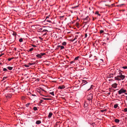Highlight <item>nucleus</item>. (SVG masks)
Masks as SVG:
<instances>
[{"instance_id":"obj_1","label":"nucleus","mask_w":127,"mask_h":127,"mask_svg":"<svg viewBox=\"0 0 127 127\" xmlns=\"http://www.w3.org/2000/svg\"><path fill=\"white\" fill-rule=\"evenodd\" d=\"M13 85V84H11L8 83V98H11L12 97L13 94L14 92V90L13 88H12L10 87H11Z\"/></svg>"},{"instance_id":"obj_2","label":"nucleus","mask_w":127,"mask_h":127,"mask_svg":"<svg viewBox=\"0 0 127 127\" xmlns=\"http://www.w3.org/2000/svg\"><path fill=\"white\" fill-rule=\"evenodd\" d=\"M93 95L92 94H90L87 96V99L88 100L90 104H92V99H93Z\"/></svg>"},{"instance_id":"obj_3","label":"nucleus","mask_w":127,"mask_h":127,"mask_svg":"<svg viewBox=\"0 0 127 127\" xmlns=\"http://www.w3.org/2000/svg\"><path fill=\"white\" fill-rule=\"evenodd\" d=\"M9 38H8V43L9 44L14 42L15 41L14 37H11L10 35L9 36Z\"/></svg>"},{"instance_id":"obj_4","label":"nucleus","mask_w":127,"mask_h":127,"mask_svg":"<svg viewBox=\"0 0 127 127\" xmlns=\"http://www.w3.org/2000/svg\"><path fill=\"white\" fill-rule=\"evenodd\" d=\"M127 92V91H126V90H124L123 89V88H121L120 89V90L118 92V94L119 95H120L122 93H126V92Z\"/></svg>"},{"instance_id":"obj_5","label":"nucleus","mask_w":127,"mask_h":127,"mask_svg":"<svg viewBox=\"0 0 127 127\" xmlns=\"http://www.w3.org/2000/svg\"><path fill=\"white\" fill-rule=\"evenodd\" d=\"M89 104L88 102L86 101L84 102V107L85 109H87L89 108L88 107Z\"/></svg>"},{"instance_id":"obj_6","label":"nucleus","mask_w":127,"mask_h":127,"mask_svg":"<svg viewBox=\"0 0 127 127\" xmlns=\"http://www.w3.org/2000/svg\"><path fill=\"white\" fill-rule=\"evenodd\" d=\"M83 20L85 21V22L86 23L90 21V18L89 16H88L86 18L83 19Z\"/></svg>"},{"instance_id":"obj_7","label":"nucleus","mask_w":127,"mask_h":127,"mask_svg":"<svg viewBox=\"0 0 127 127\" xmlns=\"http://www.w3.org/2000/svg\"><path fill=\"white\" fill-rule=\"evenodd\" d=\"M38 31L40 32H48V30H46L43 29L42 28H41L38 29Z\"/></svg>"},{"instance_id":"obj_8","label":"nucleus","mask_w":127,"mask_h":127,"mask_svg":"<svg viewBox=\"0 0 127 127\" xmlns=\"http://www.w3.org/2000/svg\"><path fill=\"white\" fill-rule=\"evenodd\" d=\"M37 53H35L34 54H33V56H36V57H37V58H42V56H41L40 55V54H37L36 55V54H37Z\"/></svg>"},{"instance_id":"obj_9","label":"nucleus","mask_w":127,"mask_h":127,"mask_svg":"<svg viewBox=\"0 0 127 127\" xmlns=\"http://www.w3.org/2000/svg\"><path fill=\"white\" fill-rule=\"evenodd\" d=\"M37 92L40 94V95H43L42 94L43 93V92L42 91H41V90H40L39 89H37Z\"/></svg>"},{"instance_id":"obj_10","label":"nucleus","mask_w":127,"mask_h":127,"mask_svg":"<svg viewBox=\"0 0 127 127\" xmlns=\"http://www.w3.org/2000/svg\"><path fill=\"white\" fill-rule=\"evenodd\" d=\"M88 82L86 81L83 80H82V84H81V85H82V86H83L86 84Z\"/></svg>"},{"instance_id":"obj_11","label":"nucleus","mask_w":127,"mask_h":127,"mask_svg":"<svg viewBox=\"0 0 127 127\" xmlns=\"http://www.w3.org/2000/svg\"><path fill=\"white\" fill-rule=\"evenodd\" d=\"M107 77L108 78H111L113 77V74L111 73H109L108 74L107 76Z\"/></svg>"},{"instance_id":"obj_12","label":"nucleus","mask_w":127,"mask_h":127,"mask_svg":"<svg viewBox=\"0 0 127 127\" xmlns=\"http://www.w3.org/2000/svg\"><path fill=\"white\" fill-rule=\"evenodd\" d=\"M65 87L64 85H60L58 87V89H64Z\"/></svg>"},{"instance_id":"obj_13","label":"nucleus","mask_w":127,"mask_h":127,"mask_svg":"<svg viewBox=\"0 0 127 127\" xmlns=\"http://www.w3.org/2000/svg\"><path fill=\"white\" fill-rule=\"evenodd\" d=\"M117 85L118 84H117L116 83H115L112 85V87L114 88H117Z\"/></svg>"},{"instance_id":"obj_14","label":"nucleus","mask_w":127,"mask_h":127,"mask_svg":"<svg viewBox=\"0 0 127 127\" xmlns=\"http://www.w3.org/2000/svg\"><path fill=\"white\" fill-rule=\"evenodd\" d=\"M8 53L10 54L12 53H13V51L11 47H9V50H8Z\"/></svg>"},{"instance_id":"obj_15","label":"nucleus","mask_w":127,"mask_h":127,"mask_svg":"<svg viewBox=\"0 0 127 127\" xmlns=\"http://www.w3.org/2000/svg\"><path fill=\"white\" fill-rule=\"evenodd\" d=\"M53 115V114L51 112L49 113V115H48V118H51Z\"/></svg>"},{"instance_id":"obj_16","label":"nucleus","mask_w":127,"mask_h":127,"mask_svg":"<svg viewBox=\"0 0 127 127\" xmlns=\"http://www.w3.org/2000/svg\"><path fill=\"white\" fill-rule=\"evenodd\" d=\"M15 59V57H11L10 58H8V61H10L11 60H12L13 62H14V60H13Z\"/></svg>"},{"instance_id":"obj_17","label":"nucleus","mask_w":127,"mask_h":127,"mask_svg":"<svg viewBox=\"0 0 127 127\" xmlns=\"http://www.w3.org/2000/svg\"><path fill=\"white\" fill-rule=\"evenodd\" d=\"M93 87H95V86L93 85H91V87L87 91H89L90 90H92L94 89Z\"/></svg>"},{"instance_id":"obj_18","label":"nucleus","mask_w":127,"mask_h":127,"mask_svg":"<svg viewBox=\"0 0 127 127\" xmlns=\"http://www.w3.org/2000/svg\"><path fill=\"white\" fill-rule=\"evenodd\" d=\"M89 123L90 124V125L92 126L93 127H96V125L95 124V123Z\"/></svg>"},{"instance_id":"obj_19","label":"nucleus","mask_w":127,"mask_h":127,"mask_svg":"<svg viewBox=\"0 0 127 127\" xmlns=\"http://www.w3.org/2000/svg\"><path fill=\"white\" fill-rule=\"evenodd\" d=\"M48 32H41L42 33V34H43V36L46 35H48V33H47Z\"/></svg>"},{"instance_id":"obj_20","label":"nucleus","mask_w":127,"mask_h":127,"mask_svg":"<svg viewBox=\"0 0 127 127\" xmlns=\"http://www.w3.org/2000/svg\"><path fill=\"white\" fill-rule=\"evenodd\" d=\"M41 123V122L40 120H37L36 121L35 123H36V124L39 125Z\"/></svg>"},{"instance_id":"obj_21","label":"nucleus","mask_w":127,"mask_h":127,"mask_svg":"<svg viewBox=\"0 0 127 127\" xmlns=\"http://www.w3.org/2000/svg\"><path fill=\"white\" fill-rule=\"evenodd\" d=\"M12 32H13L12 33V35H13V36H11V37H14L16 36V35H17V33L16 32L12 31Z\"/></svg>"},{"instance_id":"obj_22","label":"nucleus","mask_w":127,"mask_h":127,"mask_svg":"<svg viewBox=\"0 0 127 127\" xmlns=\"http://www.w3.org/2000/svg\"><path fill=\"white\" fill-rule=\"evenodd\" d=\"M21 99L22 100H25L26 99V97L25 96H22L21 97Z\"/></svg>"},{"instance_id":"obj_23","label":"nucleus","mask_w":127,"mask_h":127,"mask_svg":"<svg viewBox=\"0 0 127 127\" xmlns=\"http://www.w3.org/2000/svg\"><path fill=\"white\" fill-rule=\"evenodd\" d=\"M125 6V4H119L118 5H117L116 6L117 7H121L123 5Z\"/></svg>"},{"instance_id":"obj_24","label":"nucleus","mask_w":127,"mask_h":127,"mask_svg":"<svg viewBox=\"0 0 127 127\" xmlns=\"http://www.w3.org/2000/svg\"><path fill=\"white\" fill-rule=\"evenodd\" d=\"M41 99L44 100H51V99L50 98H43V97H42Z\"/></svg>"},{"instance_id":"obj_25","label":"nucleus","mask_w":127,"mask_h":127,"mask_svg":"<svg viewBox=\"0 0 127 127\" xmlns=\"http://www.w3.org/2000/svg\"><path fill=\"white\" fill-rule=\"evenodd\" d=\"M114 122L117 123H118L120 122V120L119 119H116L114 120Z\"/></svg>"},{"instance_id":"obj_26","label":"nucleus","mask_w":127,"mask_h":127,"mask_svg":"<svg viewBox=\"0 0 127 127\" xmlns=\"http://www.w3.org/2000/svg\"><path fill=\"white\" fill-rule=\"evenodd\" d=\"M8 26H9V27H10L9 28L12 29L13 28V26L12 24H10L9 25H8Z\"/></svg>"},{"instance_id":"obj_27","label":"nucleus","mask_w":127,"mask_h":127,"mask_svg":"<svg viewBox=\"0 0 127 127\" xmlns=\"http://www.w3.org/2000/svg\"><path fill=\"white\" fill-rule=\"evenodd\" d=\"M125 78V76L124 75H121V76L120 78H121L122 80L124 79Z\"/></svg>"},{"instance_id":"obj_28","label":"nucleus","mask_w":127,"mask_h":127,"mask_svg":"<svg viewBox=\"0 0 127 127\" xmlns=\"http://www.w3.org/2000/svg\"><path fill=\"white\" fill-rule=\"evenodd\" d=\"M115 80H117V81L121 80L120 79L119 77L116 76L115 77Z\"/></svg>"},{"instance_id":"obj_29","label":"nucleus","mask_w":127,"mask_h":127,"mask_svg":"<svg viewBox=\"0 0 127 127\" xmlns=\"http://www.w3.org/2000/svg\"><path fill=\"white\" fill-rule=\"evenodd\" d=\"M99 12L98 11H96L95 13V14L96 15H99V16H100L101 15L100 14H99Z\"/></svg>"},{"instance_id":"obj_30","label":"nucleus","mask_w":127,"mask_h":127,"mask_svg":"<svg viewBox=\"0 0 127 127\" xmlns=\"http://www.w3.org/2000/svg\"><path fill=\"white\" fill-rule=\"evenodd\" d=\"M33 63H29L28 64V65H31L34 64H35V62H33Z\"/></svg>"},{"instance_id":"obj_31","label":"nucleus","mask_w":127,"mask_h":127,"mask_svg":"<svg viewBox=\"0 0 127 127\" xmlns=\"http://www.w3.org/2000/svg\"><path fill=\"white\" fill-rule=\"evenodd\" d=\"M34 49L33 48H31V49H30L29 50H28V52H31Z\"/></svg>"},{"instance_id":"obj_32","label":"nucleus","mask_w":127,"mask_h":127,"mask_svg":"<svg viewBox=\"0 0 127 127\" xmlns=\"http://www.w3.org/2000/svg\"><path fill=\"white\" fill-rule=\"evenodd\" d=\"M80 57L79 56H78V57L75 58L74 59V61H75L77 60H78V59Z\"/></svg>"},{"instance_id":"obj_33","label":"nucleus","mask_w":127,"mask_h":127,"mask_svg":"<svg viewBox=\"0 0 127 127\" xmlns=\"http://www.w3.org/2000/svg\"><path fill=\"white\" fill-rule=\"evenodd\" d=\"M78 37V35H76L75 36V37L73 39L72 41H73L75 40L77 38V37Z\"/></svg>"},{"instance_id":"obj_34","label":"nucleus","mask_w":127,"mask_h":127,"mask_svg":"<svg viewBox=\"0 0 127 127\" xmlns=\"http://www.w3.org/2000/svg\"><path fill=\"white\" fill-rule=\"evenodd\" d=\"M33 110L34 111H37V107L34 106L33 107Z\"/></svg>"},{"instance_id":"obj_35","label":"nucleus","mask_w":127,"mask_h":127,"mask_svg":"<svg viewBox=\"0 0 127 127\" xmlns=\"http://www.w3.org/2000/svg\"><path fill=\"white\" fill-rule=\"evenodd\" d=\"M62 44L63 46H65L66 44V42L65 41Z\"/></svg>"},{"instance_id":"obj_36","label":"nucleus","mask_w":127,"mask_h":127,"mask_svg":"<svg viewBox=\"0 0 127 127\" xmlns=\"http://www.w3.org/2000/svg\"><path fill=\"white\" fill-rule=\"evenodd\" d=\"M39 89L41 90V91H43V92H45V93H46L47 92L46 91H45V90H43V89H42V88H40Z\"/></svg>"},{"instance_id":"obj_37","label":"nucleus","mask_w":127,"mask_h":127,"mask_svg":"<svg viewBox=\"0 0 127 127\" xmlns=\"http://www.w3.org/2000/svg\"><path fill=\"white\" fill-rule=\"evenodd\" d=\"M13 67H10V66H8V69L10 70L12 69Z\"/></svg>"},{"instance_id":"obj_38","label":"nucleus","mask_w":127,"mask_h":127,"mask_svg":"<svg viewBox=\"0 0 127 127\" xmlns=\"http://www.w3.org/2000/svg\"><path fill=\"white\" fill-rule=\"evenodd\" d=\"M118 107V104H117L114 105V107L115 108H117Z\"/></svg>"},{"instance_id":"obj_39","label":"nucleus","mask_w":127,"mask_h":127,"mask_svg":"<svg viewBox=\"0 0 127 127\" xmlns=\"http://www.w3.org/2000/svg\"><path fill=\"white\" fill-rule=\"evenodd\" d=\"M76 27H79V23L78 22H77L76 23Z\"/></svg>"},{"instance_id":"obj_40","label":"nucleus","mask_w":127,"mask_h":127,"mask_svg":"<svg viewBox=\"0 0 127 127\" xmlns=\"http://www.w3.org/2000/svg\"><path fill=\"white\" fill-rule=\"evenodd\" d=\"M19 41L20 42H21L23 41V39L22 38H20L19 39Z\"/></svg>"},{"instance_id":"obj_41","label":"nucleus","mask_w":127,"mask_h":127,"mask_svg":"<svg viewBox=\"0 0 127 127\" xmlns=\"http://www.w3.org/2000/svg\"><path fill=\"white\" fill-rule=\"evenodd\" d=\"M60 47L61 48L60 50L63 49L64 48V46H63L62 45V46H60Z\"/></svg>"},{"instance_id":"obj_42","label":"nucleus","mask_w":127,"mask_h":127,"mask_svg":"<svg viewBox=\"0 0 127 127\" xmlns=\"http://www.w3.org/2000/svg\"><path fill=\"white\" fill-rule=\"evenodd\" d=\"M119 74L120 75H122V73L121 72H122V71L121 70H119Z\"/></svg>"},{"instance_id":"obj_43","label":"nucleus","mask_w":127,"mask_h":127,"mask_svg":"<svg viewBox=\"0 0 127 127\" xmlns=\"http://www.w3.org/2000/svg\"><path fill=\"white\" fill-rule=\"evenodd\" d=\"M40 55L41 56H44V55H46V53H41L40 54Z\"/></svg>"},{"instance_id":"obj_44","label":"nucleus","mask_w":127,"mask_h":127,"mask_svg":"<svg viewBox=\"0 0 127 127\" xmlns=\"http://www.w3.org/2000/svg\"><path fill=\"white\" fill-rule=\"evenodd\" d=\"M49 94L53 95V96H54V91H53L52 92H50V93H49Z\"/></svg>"},{"instance_id":"obj_45","label":"nucleus","mask_w":127,"mask_h":127,"mask_svg":"<svg viewBox=\"0 0 127 127\" xmlns=\"http://www.w3.org/2000/svg\"><path fill=\"white\" fill-rule=\"evenodd\" d=\"M30 103H27L26 104V107H29V106L30 105Z\"/></svg>"},{"instance_id":"obj_46","label":"nucleus","mask_w":127,"mask_h":127,"mask_svg":"<svg viewBox=\"0 0 127 127\" xmlns=\"http://www.w3.org/2000/svg\"><path fill=\"white\" fill-rule=\"evenodd\" d=\"M97 41H98V42H99V41H100V40H96L95 41V43H93V46H94L95 45V43L96 42H97Z\"/></svg>"},{"instance_id":"obj_47","label":"nucleus","mask_w":127,"mask_h":127,"mask_svg":"<svg viewBox=\"0 0 127 127\" xmlns=\"http://www.w3.org/2000/svg\"><path fill=\"white\" fill-rule=\"evenodd\" d=\"M104 32V31L103 30H100V34H101L102 33H103Z\"/></svg>"},{"instance_id":"obj_48","label":"nucleus","mask_w":127,"mask_h":127,"mask_svg":"<svg viewBox=\"0 0 127 127\" xmlns=\"http://www.w3.org/2000/svg\"><path fill=\"white\" fill-rule=\"evenodd\" d=\"M31 46H32L33 47L35 48L37 46H36L33 44H31Z\"/></svg>"},{"instance_id":"obj_49","label":"nucleus","mask_w":127,"mask_h":127,"mask_svg":"<svg viewBox=\"0 0 127 127\" xmlns=\"http://www.w3.org/2000/svg\"><path fill=\"white\" fill-rule=\"evenodd\" d=\"M7 78V76H6V77H3V80H5V79H6Z\"/></svg>"},{"instance_id":"obj_50","label":"nucleus","mask_w":127,"mask_h":127,"mask_svg":"<svg viewBox=\"0 0 127 127\" xmlns=\"http://www.w3.org/2000/svg\"><path fill=\"white\" fill-rule=\"evenodd\" d=\"M122 67V68H123V69H127V66H123V67Z\"/></svg>"},{"instance_id":"obj_51","label":"nucleus","mask_w":127,"mask_h":127,"mask_svg":"<svg viewBox=\"0 0 127 127\" xmlns=\"http://www.w3.org/2000/svg\"><path fill=\"white\" fill-rule=\"evenodd\" d=\"M3 71H7V70L6 68H4L3 69Z\"/></svg>"},{"instance_id":"obj_52","label":"nucleus","mask_w":127,"mask_h":127,"mask_svg":"<svg viewBox=\"0 0 127 127\" xmlns=\"http://www.w3.org/2000/svg\"><path fill=\"white\" fill-rule=\"evenodd\" d=\"M24 66L26 67H29V65L27 64H25L24 65Z\"/></svg>"},{"instance_id":"obj_53","label":"nucleus","mask_w":127,"mask_h":127,"mask_svg":"<svg viewBox=\"0 0 127 127\" xmlns=\"http://www.w3.org/2000/svg\"><path fill=\"white\" fill-rule=\"evenodd\" d=\"M124 111L125 112H127V108H125L124 110Z\"/></svg>"},{"instance_id":"obj_54","label":"nucleus","mask_w":127,"mask_h":127,"mask_svg":"<svg viewBox=\"0 0 127 127\" xmlns=\"http://www.w3.org/2000/svg\"><path fill=\"white\" fill-rule=\"evenodd\" d=\"M75 61H71L70 62V64H73V63H75Z\"/></svg>"},{"instance_id":"obj_55","label":"nucleus","mask_w":127,"mask_h":127,"mask_svg":"<svg viewBox=\"0 0 127 127\" xmlns=\"http://www.w3.org/2000/svg\"><path fill=\"white\" fill-rule=\"evenodd\" d=\"M60 47V45H58L57 46V47H56V49L57 50H58L59 49Z\"/></svg>"},{"instance_id":"obj_56","label":"nucleus","mask_w":127,"mask_h":127,"mask_svg":"<svg viewBox=\"0 0 127 127\" xmlns=\"http://www.w3.org/2000/svg\"><path fill=\"white\" fill-rule=\"evenodd\" d=\"M84 36H85V37H84V38H86L87 36V33H85L84 34Z\"/></svg>"},{"instance_id":"obj_57","label":"nucleus","mask_w":127,"mask_h":127,"mask_svg":"<svg viewBox=\"0 0 127 127\" xmlns=\"http://www.w3.org/2000/svg\"><path fill=\"white\" fill-rule=\"evenodd\" d=\"M43 102V100H41L40 101L39 103L41 104V103L42 102Z\"/></svg>"},{"instance_id":"obj_58","label":"nucleus","mask_w":127,"mask_h":127,"mask_svg":"<svg viewBox=\"0 0 127 127\" xmlns=\"http://www.w3.org/2000/svg\"><path fill=\"white\" fill-rule=\"evenodd\" d=\"M92 18H93V21H94L96 19V18L95 17L94 18L93 17Z\"/></svg>"},{"instance_id":"obj_59","label":"nucleus","mask_w":127,"mask_h":127,"mask_svg":"<svg viewBox=\"0 0 127 127\" xmlns=\"http://www.w3.org/2000/svg\"><path fill=\"white\" fill-rule=\"evenodd\" d=\"M49 16H50V15H48V16H47L46 17L45 20H46L47 19L49 18Z\"/></svg>"},{"instance_id":"obj_60","label":"nucleus","mask_w":127,"mask_h":127,"mask_svg":"<svg viewBox=\"0 0 127 127\" xmlns=\"http://www.w3.org/2000/svg\"><path fill=\"white\" fill-rule=\"evenodd\" d=\"M39 38L42 41L43 40V38L40 37H39Z\"/></svg>"},{"instance_id":"obj_61","label":"nucleus","mask_w":127,"mask_h":127,"mask_svg":"<svg viewBox=\"0 0 127 127\" xmlns=\"http://www.w3.org/2000/svg\"><path fill=\"white\" fill-rule=\"evenodd\" d=\"M78 7V6H74L73 7H72V8L73 9V8H77Z\"/></svg>"},{"instance_id":"obj_62","label":"nucleus","mask_w":127,"mask_h":127,"mask_svg":"<svg viewBox=\"0 0 127 127\" xmlns=\"http://www.w3.org/2000/svg\"><path fill=\"white\" fill-rule=\"evenodd\" d=\"M12 49H12V50H14L15 51H16V48H12Z\"/></svg>"},{"instance_id":"obj_63","label":"nucleus","mask_w":127,"mask_h":127,"mask_svg":"<svg viewBox=\"0 0 127 127\" xmlns=\"http://www.w3.org/2000/svg\"><path fill=\"white\" fill-rule=\"evenodd\" d=\"M46 20V21H47V22H49V23H50L51 22V21H50V20Z\"/></svg>"},{"instance_id":"obj_64","label":"nucleus","mask_w":127,"mask_h":127,"mask_svg":"<svg viewBox=\"0 0 127 127\" xmlns=\"http://www.w3.org/2000/svg\"><path fill=\"white\" fill-rule=\"evenodd\" d=\"M103 110V111H107V109H105L104 110Z\"/></svg>"}]
</instances>
